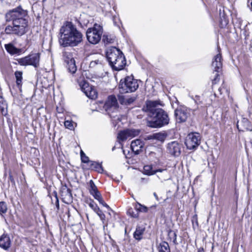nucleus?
I'll use <instances>...</instances> for the list:
<instances>
[{
  "mask_svg": "<svg viewBox=\"0 0 252 252\" xmlns=\"http://www.w3.org/2000/svg\"><path fill=\"white\" fill-rule=\"evenodd\" d=\"M27 15V11L21 7L8 11L5 15V20L6 22H12V26H7L5 28V33L19 36L24 35L28 31Z\"/></svg>",
  "mask_w": 252,
  "mask_h": 252,
  "instance_id": "1",
  "label": "nucleus"
},
{
  "mask_svg": "<svg viewBox=\"0 0 252 252\" xmlns=\"http://www.w3.org/2000/svg\"><path fill=\"white\" fill-rule=\"evenodd\" d=\"M82 37L76 27L71 22H66L60 30L59 42L63 47L75 46L82 41Z\"/></svg>",
  "mask_w": 252,
  "mask_h": 252,
  "instance_id": "2",
  "label": "nucleus"
},
{
  "mask_svg": "<svg viewBox=\"0 0 252 252\" xmlns=\"http://www.w3.org/2000/svg\"><path fill=\"white\" fill-rule=\"evenodd\" d=\"M159 102L157 101H150L147 103V106L151 111V117L153 118V124H149V126L153 127H160L167 125L169 121L167 114L162 109H154Z\"/></svg>",
  "mask_w": 252,
  "mask_h": 252,
  "instance_id": "3",
  "label": "nucleus"
},
{
  "mask_svg": "<svg viewBox=\"0 0 252 252\" xmlns=\"http://www.w3.org/2000/svg\"><path fill=\"white\" fill-rule=\"evenodd\" d=\"M106 57L110 65L116 70L122 69L126 64L123 53L115 47L108 49Z\"/></svg>",
  "mask_w": 252,
  "mask_h": 252,
  "instance_id": "4",
  "label": "nucleus"
},
{
  "mask_svg": "<svg viewBox=\"0 0 252 252\" xmlns=\"http://www.w3.org/2000/svg\"><path fill=\"white\" fill-rule=\"evenodd\" d=\"M138 86V81L133 76H127L124 81H121L119 84L120 92L122 94L134 92Z\"/></svg>",
  "mask_w": 252,
  "mask_h": 252,
  "instance_id": "5",
  "label": "nucleus"
},
{
  "mask_svg": "<svg viewBox=\"0 0 252 252\" xmlns=\"http://www.w3.org/2000/svg\"><path fill=\"white\" fill-rule=\"evenodd\" d=\"M102 32V27L99 25L95 24L93 28L88 29L86 32L87 39L92 44H97L101 39Z\"/></svg>",
  "mask_w": 252,
  "mask_h": 252,
  "instance_id": "6",
  "label": "nucleus"
},
{
  "mask_svg": "<svg viewBox=\"0 0 252 252\" xmlns=\"http://www.w3.org/2000/svg\"><path fill=\"white\" fill-rule=\"evenodd\" d=\"M201 137L198 133H191L188 135L185 144L189 150L194 149L200 144Z\"/></svg>",
  "mask_w": 252,
  "mask_h": 252,
  "instance_id": "7",
  "label": "nucleus"
},
{
  "mask_svg": "<svg viewBox=\"0 0 252 252\" xmlns=\"http://www.w3.org/2000/svg\"><path fill=\"white\" fill-rule=\"evenodd\" d=\"M79 84L81 90L87 97L91 99H95L97 97V93L94 87L90 86L84 80L79 81Z\"/></svg>",
  "mask_w": 252,
  "mask_h": 252,
  "instance_id": "8",
  "label": "nucleus"
},
{
  "mask_svg": "<svg viewBox=\"0 0 252 252\" xmlns=\"http://www.w3.org/2000/svg\"><path fill=\"white\" fill-rule=\"evenodd\" d=\"M175 116L177 122H184L190 116V110L185 106H179L175 111Z\"/></svg>",
  "mask_w": 252,
  "mask_h": 252,
  "instance_id": "9",
  "label": "nucleus"
},
{
  "mask_svg": "<svg viewBox=\"0 0 252 252\" xmlns=\"http://www.w3.org/2000/svg\"><path fill=\"white\" fill-rule=\"evenodd\" d=\"M140 131L138 129H126L120 131L118 134V139L120 141H124L127 139H131L139 135Z\"/></svg>",
  "mask_w": 252,
  "mask_h": 252,
  "instance_id": "10",
  "label": "nucleus"
},
{
  "mask_svg": "<svg viewBox=\"0 0 252 252\" xmlns=\"http://www.w3.org/2000/svg\"><path fill=\"white\" fill-rule=\"evenodd\" d=\"M118 108V103L116 97L113 95L109 96L104 105V108L105 111L110 114L111 112L116 111Z\"/></svg>",
  "mask_w": 252,
  "mask_h": 252,
  "instance_id": "11",
  "label": "nucleus"
},
{
  "mask_svg": "<svg viewBox=\"0 0 252 252\" xmlns=\"http://www.w3.org/2000/svg\"><path fill=\"white\" fill-rule=\"evenodd\" d=\"M64 62L67 64V67L69 72L74 73L77 70L75 60L71 54L65 52L63 55Z\"/></svg>",
  "mask_w": 252,
  "mask_h": 252,
  "instance_id": "12",
  "label": "nucleus"
},
{
  "mask_svg": "<svg viewBox=\"0 0 252 252\" xmlns=\"http://www.w3.org/2000/svg\"><path fill=\"white\" fill-rule=\"evenodd\" d=\"M218 53L214 56L212 63V67L214 68V71L219 72L221 69L222 63L221 55L220 51V48H218Z\"/></svg>",
  "mask_w": 252,
  "mask_h": 252,
  "instance_id": "13",
  "label": "nucleus"
},
{
  "mask_svg": "<svg viewBox=\"0 0 252 252\" xmlns=\"http://www.w3.org/2000/svg\"><path fill=\"white\" fill-rule=\"evenodd\" d=\"M167 151L169 154L174 156H178L181 152V146L177 141H172L168 143Z\"/></svg>",
  "mask_w": 252,
  "mask_h": 252,
  "instance_id": "14",
  "label": "nucleus"
},
{
  "mask_svg": "<svg viewBox=\"0 0 252 252\" xmlns=\"http://www.w3.org/2000/svg\"><path fill=\"white\" fill-rule=\"evenodd\" d=\"M92 61L90 63L89 67L94 69L101 67L102 65V62L104 57L100 54H95L92 57Z\"/></svg>",
  "mask_w": 252,
  "mask_h": 252,
  "instance_id": "15",
  "label": "nucleus"
},
{
  "mask_svg": "<svg viewBox=\"0 0 252 252\" xmlns=\"http://www.w3.org/2000/svg\"><path fill=\"white\" fill-rule=\"evenodd\" d=\"M26 57L28 60L29 65H32L35 67L39 66L40 60V54L39 53L33 54Z\"/></svg>",
  "mask_w": 252,
  "mask_h": 252,
  "instance_id": "16",
  "label": "nucleus"
},
{
  "mask_svg": "<svg viewBox=\"0 0 252 252\" xmlns=\"http://www.w3.org/2000/svg\"><path fill=\"white\" fill-rule=\"evenodd\" d=\"M11 240L7 234H3L0 237V247L7 250L10 247Z\"/></svg>",
  "mask_w": 252,
  "mask_h": 252,
  "instance_id": "17",
  "label": "nucleus"
},
{
  "mask_svg": "<svg viewBox=\"0 0 252 252\" xmlns=\"http://www.w3.org/2000/svg\"><path fill=\"white\" fill-rule=\"evenodd\" d=\"M143 146L142 142L138 139L132 141L131 143V149L136 154H138Z\"/></svg>",
  "mask_w": 252,
  "mask_h": 252,
  "instance_id": "18",
  "label": "nucleus"
},
{
  "mask_svg": "<svg viewBox=\"0 0 252 252\" xmlns=\"http://www.w3.org/2000/svg\"><path fill=\"white\" fill-rule=\"evenodd\" d=\"M61 195L63 201L66 203H69L72 200V194L70 190L64 188L62 190Z\"/></svg>",
  "mask_w": 252,
  "mask_h": 252,
  "instance_id": "19",
  "label": "nucleus"
},
{
  "mask_svg": "<svg viewBox=\"0 0 252 252\" xmlns=\"http://www.w3.org/2000/svg\"><path fill=\"white\" fill-rule=\"evenodd\" d=\"M5 48L6 51L11 55L17 54L20 52V49L16 48L13 44L10 43L5 44Z\"/></svg>",
  "mask_w": 252,
  "mask_h": 252,
  "instance_id": "20",
  "label": "nucleus"
},
{
  "mask_svg": "<svg viewBox=\"0 0 252 252\" xmlns=\"http://www.w3.org/2000/svg\"><path fill=\"white\" fill-rule=\"evenodd\" d=\"M145 231V228L141 226H137L133 236L135 239L140 240L142 238V236Z\"/></svg>",
  "mask_w": 252,
  "mask_h": 252,
  "instance_id": "21",
  "label": "nucleus"
},
{
  "mask_svg": "<svg viewBox=\"0 0 252 252\" xmlns=\"http://www.w3.org/2000/svg\"><path fill=\"white\" fill-rule=\"evenodd\" d=\"M120 102L122 104L129 105L132 103L134 100V97H125L123 96H120L119 98Z\"/></svg>",
  "mask_w": 252,
  "mask_h": 252,
  "instance_id": "22",
  "label": "nucleus"
},
{
  "mask_svg": "<svg viewBox=\"0 0 252 252\" xmlns=\"http://www.w3.org/2000/svg\"><path fill=\"white\" fill-rule=\"evenodd\" d=\"M7 106L2 97L0 98V110L2 115L6 116L7 114Z\"/></svg>",
  "mask_w": 252,
  "mask_h": 252,
  "instance_id": "23",
  "label": "nucleus"
},
{
  "mask_svg": "<svg viewBox=\"0 0 252 252\" xmlns=\"http://www.w3.org/2000/svg\"><path fill=\"white\" fill-rule=\"evenodd\" d=\"M90 184V193L95 197L96 195H99L100 194L99 192L98 191L96 186L94 185V182L92 180H91L89 182Z\"/></svg>",
  "mask_w": 252,
  "mask_h": 252,
  "instance_id": "24",
  "label": "nucleus"
},
{
  "mask_svg": "<svg viewBox=\"0 0 252 252\" xmlns=\"http://www.w3.org/2000/svg\"><path fill=\"white\" fill-rule=\"evenodd\" d=\"M143 172L144 174L148 176L153 175L156 173V171L153 170V167L150 165H145L143 167Z\"/></svg>",
  "mask_w": 252,
  "mask_h": 252,
  "instance_id": "25",
  "label": "nucleus"
},
{
  "mask_svg": "<svg viewBox=\"0 0 252 252\" xmlns=\"http://www.w3.org/2000/svg\"><path fill=\"white\" fill-rule=\"evenodd\" d=\"M159 252H170L168 244L166 242H162L158 247Z\"/></svg>",
  "mask_w": 252,
  "mask_h": 252,
  "instance_id": "26",
  "label": "nucleus"
},
{
  "mask_svg": "<svg viewBox=\"0 0 252 252\" xmlns=\"http://www.w3.org/2000/svg\"><path fill=\"white\" fill-rule=\"evenodd\" d=\"M15 76L16 78L17 85L20 88H21L22 84V72L21 71H16L15 72Z\"/></svg>",
  "mask_w": 252,
  "mask_h": 252,
  "instance_id": "27",
  "label": "nucleus"
},
{
  "mask_svg": "<svg viewBox=\"0 0 252 252\" xmlns=\"http://www.w3.org/2000/svg\"><path fill=\"white\" fill-rule=\"evenodd\" d=\"M154 139H156L157 140L160 141H163L166 137V135L163 133H156L153 134V136Z\"/></svg>",
  "mask_w": 252,
  "mask_h": 252,
  "instance_id": "28",
  "label": "nucleus"
},
{
  "mask_svg": "<svg viewBox=\"0 0 252 252\" xmlns=\"http://www.w3.org/2000/svg\"><path fill=\"white\" fill-rule=\"evenodd\" d=\"M64 126L66 128L70 130H73L76 126V123L72 122V121L66 120L64 123Z\"/></svg>",
  "mask_w": 252,
  "mask_h": 252,
  "instance_id": "29",
  "label": "nucleus"
},
{
  "mask_svg": "<svg viewBox=\"0 0 252 252\" xmlns=\"http://www.w3.org/2000/svg\"><path fill=\"white\" fill-rule=\"evenodd\" d=\"M135 209L138 210V213L139 212L146 213L148 211V208L140 203H137L135 205Z\"/></svg>",
  "mask_w": 252,
  "mask_h": 252,
  "instance_id": "30",
  "label": "nucleus"
},
{
  "mask_svg": "<svg viewBox=\"0 0 252 252\" xmlns=\"http://www.w3.org/2000/svg\"><path fill=\"white\" fill-rule=\"evenodd\" d=\"M127 214L130 217L134 218H138L139 216L138 210L135 208L134 209L132 208H129L127 211Z\"/></svg>",
  "mask_w": 252,
  "mask_h": 252,
  "instance_id": "31",
  "label": "nucleus"
},
{
  "mask_svg": "<svg viewBox=\"0 0 252 252\" xmlns=\"http://www.w3.org/2000/svg\"><path fill=\"white\" fill-rule=\"evenodd\" d=\"M7 207L4 202H0V214L2 215L7 212Z\"/></svg>",
  "mask_w": 252,
  "mask_h": 252,
  "instance_id": "32",
  "label": "nucleus"
},
{
  "mask_svg": "<svg viewBox=\"0 0 252 252\" xmlns=\"http://www.w3.org/2000/svg\"><path fill=\"white\" fill-rule=\"evenodd\" d=\"M27 57L19 59L17 60L18 64L23 66L29 65Z\"/></svg>",
  "mask_w": 252,
  "mask_h": 252,
  "instance_id": "33",
  "label": "nucleus"
},
{
  "mask_svg": "<svg viewBox=\"0 0 252 252\" xmlns=\"http://www.w3.org/2000/svg\"><path fill=\"white\" fill-rule=\"evenodd\" d=\"M92 167L94 168L95 170L99 173L102 172L103 170L101 165L96 162L92 164Z\"/></svg>",
  "mask_w": 252,
  "mask_h": 252,
  "instance_id": "34",
  "label": "nucleus"
},
{
  "mask_svg": "<svg viewBox=\"0 0 252 252\" xmlns=\"http://www.w3.org/2000/svg\"><path fill=\"white\" fill-rule=\"evenodd\" d=\"M94 198L98 201V202L101 204L103 206L108 208L109 207V206L104 202L103 200L102 199V197H101L100 194L99 195H96Z\"/></svg>",
  "mask_w": 252,
  "mask_h": 252,
  "instance_id": "35",
  "label": "nucleus"
},
{
  "mask_svg": "<svg viewBox=\"0 0 252 252\" xmlns=\"http://www.w3.org/2000/svg\"><path fill=\"white\" fill-rule=\"evenodd\" d=\"M243 123L246 126L245 129L247 130L251 131L252 130V127L250 125V123L247 119H244L243 120Z\"/></svg>",
  "mask_w": 252,
  "mask_h": 252,
  "instance_id": "36",
  "label": "nucleus"
},
{
  "mask_svg": "<svg viewBox=\"0 0 252 252\" xmlns=\"http://www.w3.org/2000/svg\"><path fill=\"white\" fill-rule=\"evenodd\" d=\"M89 205L94 211V212H98L99 211V207L97 206V204H95L93 201H91L89 203Z\"/></svg>",
  "mask_w": 252,
  "mask_h": 252,
  "instance_id": "37",
  "label": "nucleus"
},
{
  "mask_svg": "<svg viewBox=\"0 0 252 252\" xmlns=\"http://www.w3.org/2000/svg\"><path fill=\"white\" fill-rule=\"evenodd\" d=\"M80 156L82 162L87 163L89 161V158L86 156V155L82 150L80 152Z\"/></svg>",
  "mask_w": 252,
  "mask_h": 252,
  "instance_id": "38",
  "label": "nucleus"
},
{
  "mask_svg": "<svg viewBox=\"0 0 252 252\" xmlns=\"http://www.w3.org/2000/svg\"><path fill=\"white\" fill-rule=\"evenodd\" d=\"M104 42L105 44L112 43L114 42V39L110 36H106L103 38Z\"/></svg>",
  "mask_w": 252,
  "mask_h": 252,
  "instance_id": "39",
  "label": "nucleus"
},
{
  "mask_svg": "<svg viewBox=\"0 0 252 252\" xmlns=\"http://www.w3.org/2000/svg\"><path fill=\"white\" fill-rule=\"evenodd\" d=\"M219 75L218 74V72H216V73L215 74V78L212 80V84L213 85L217 84L219 81V78H218Z\"/></svg>",
  "mask_w": 252,
  "mask_h": 252,
  "instance_id": "40",
  "label": "nucleus"
},
{
  "mask_svg": "<svg viewBox=\"0 0 252 252\" xmlns=\"http://www.w3.org/2000/svg\"><path fill=\"white\" fill-rule=\"evenodd\" d=\"M99 217L100 220H102L103 223H104L105 219V215L104 214H101Z\"/></svg>",
  "mask_w": 252,
  "mask_h": 252,
  "instance_id": "41",
  "label": "nucleus"
},
{
  "mask_svg": "<svg viewBox=\"0 0 252 252\" xmlns=\"http://www.w3.org/2000/svg\"><path fill=\"white\" fill-rule=\"evenodd\" d=\"M248 5L250 8L251 10L252 11V0H248Z\"/></svg>",
  "mask_w": 252,
  "mask_h": 252,
  "instance_id": "42",
  "label": "nucleus"
},
{
  "mask_svg": "<svg viewBox=\"0 0 252 252\" xmlns=\"http://www.w3.org/2000/svg\"><path fill=\"white\" fill-rule=\"evenodd\" d=\"M153 134L152 135H148L145 138V139H146V140L154 139V137H153Z\"/></svg>",
  "mask_w": 252,
  "mask_h": 252,
  "instance_id": "43",
  "label": "nucleus"
},
{
  "mask_svg": "<svg viewBox=\"0 0 252 252\" xmlns=\"http://www.w3.org/2000/svg\"><path fill=\"white\" fill-rule=\"evenodd\" d=\"M164 171H166V169H158V170H154V171H156V173L158 172H163Z\"/></svg>",
  "mask_w": 252,
  "mask_h": 252,
  "instance_id": "44",
  "label": "nucleus"
},
{
  "mask_svg": "<svg viewBox=\"0 0 252 252\" xmlns=\"http://www.w3.org/2000/svg\"><path fill=\"white\" fill-rule=\"evenodd\" d=\"M94 212H95L98 216H99L101 214H103L102 212V211L100 210L99 208V211L98 212L97 211H95Z\"/></svg>",
  "mask_w": 252,
  "mask_h": 252,
  "instance_id": "45",
  "label": "nucleus"
},
{
  "mask_svg": "<svg viewBox=\"0 0 252 252\" xmlns=\"http://www.w3.org/2000/svg\"><path fill=\"white\" fill-rule=\"evenodd\" d=\"M56 206L58 208H59V201L58 200V199L57 198V200H56Z\"/></svg>",
  "mask_w": 252,
  "mask_h": 252,
  "instance_id": "46",
  "label": "nucleus"
},
{
  "mask_svg": "<svg viewBox=\"0 0 252 252\" xmlns=\"http://www.w3.org/2000/svg\"><path fill=\"white\" fill-rule=\"evenodd\" d=\"M227 24V21L226 20L224 21V24H223L222 22L221 23V25H222V26H223V25H226Z\"/></svg>",
  "mask_w": 252,
  "mask_h": 252,
  "instance_id": "47",
  "label": "nucleus"
},
{
  "mask_svg": "<svg viewBox=\"0 0 252 252\" xmlns=\"http://www.w3.org/2000/svg\"><path fill=\"white\" fill-rule=\"evenodd\" d=\"M154 196H155V197H156V199H157V200H158V195H157V194H156V193H155H155H154Z\"/></svg>",
  "mask_w": 252,
  "mask_h": 252,
  "instance_id": "48",
  "label": "nucleus"
},
{
  "mask_svg": "<svg viewBox=\"0 0 252 252\" xmlns=\"http://www.w3.org/2000/svg\"><path fill=\"white\" fill-rule=\"evenodd\" d=\"M198 252H204L203 250H199Z\"/></svg>",
  "mask_w": 252,
  "mask_h": 252,
  "instance_id": "49",
  "label": "nucleus"
}]
</instances>
